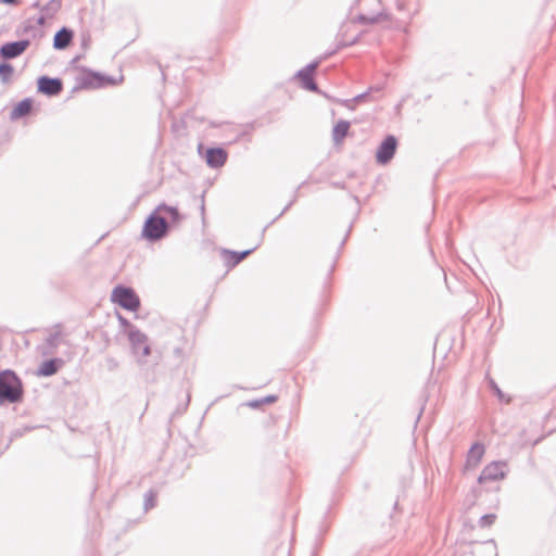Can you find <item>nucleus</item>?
<instances>
[{
    "label": "nucleus",
    "instance_id": "nucleus-1",
    "mask_svg": "<svg viewBox=\"0 0 556 556\" xmlns=\"http://www.w3.org/2000/svg\"><path fill=\"white\" fill-rule=\"evenodd\" d=\"M118 321L123 328V332L128 338L131 353L137 363L141 365L146 364L148 362V357L152 353L148 336L122 315H118Z\"/></svg>",
    "mask_w": 556,
    "mask_h": 556
},
{
    "label": "nucleus",
    "instance_id": "nucleus-2",
    "mask_svg": "<svg viewBox=\"0 0 556 556\" xmlns=\"http://www.w3.org/2000/svg\"><path fill=\"white\" fill-rule=\"evenodd\" d=\"M199 325L200 317L198 313L192 312L185 317V324L180 326L182 336L178 340V344H176V358L180 357L185 359L191 354Z\"/></svg>",
    "mask_w": 556,
    "mask_h": 556
},
{
    "label": "nucleus",
    "instance_id": "nucleus-3",
    "mask_svg": "<svg viewBox=\"0 0 556 556\" xmlns=\"http://www.w3.org/2000/svg\"><path fill=\"white\" fill-rule=\"evenodd\" d=\"M111 301L130 312H136L140 307V299L137 293L134 289L124 286H116L112 290Z\"/></svg>",
    "mask_w": 556,
    "mask_h": 556
},
{
    "label": "nucleus",
    "instance_id": "nucleus-4",
    "mask_svg": "<svg viewBox=\"0 0 556 556\" xmlns=\"http://www.w3.org/2000/svg\"><path fill=\"white\" fill-rule=\"evenodd\" d=\"M198 153L210 168L218 169L225 165L228 160V152L219 146L206 147L203 143L198 144Z\"/></svg>",
    "mask_w": 556,
    "mask_h": 556
},
{
    "label": "nucleus",
    "instance_id": "nucleus-5",
    "mask_svg": "<svg viewBox=\"0 0 556 556\" xmlns=\"http://www.w3.org/2000/svg\"><path fill=\"white\" fill-rule=\"evenodd\" d=\"M20 399L17 389V379L15 375L9 370L0 372V402L9 401L14 403Z\"/></svg>",
    "mask_w": 556,
    "mask_h": 556
},
{
    "label": "nucleus",
    "instance_id": "nucleus-6",
    "mask_svg": "<svg viewBox=\"0 0 556 556\" xmlns=\"http://www.w3.org/2000/svg\"><path fill=\"white\" fill-rule=\"evenodd\" d=\"M399 141L394 135H387L381 142L378 144L375 159L378 165L389 164L397 150Z\"/></svg>",
    "mask_w": 556,
    "mask_h": 556
},
{
    "label": "nucleus",
    "instance_id": "nucleus-7",
    "mask_svg": "<svg viewBox=\"0 0 556 556\" xmlns=\"http://www.w3.org/2000/svg\"><path fill=\"white\" fill-rule=\"evenodd\" d=\"M167 228L165 218L153 214L144 223L142 237L150 241L159 240L166 233Z\"/></svg>",
    "mask_w": 556,
    "mask_h": 556
},
{
    "label": "nucleus",
    "instance_id": "nucleus-8",
    "mask_svg": "<svg viewBox=\"0 0 556 556\" xmlns=\"http://www.w3.org/2000/svg\"><path fill=\"white\" fill-rule=\"evenodd\" d=\"M508 473V464L506 460H493L488 464L478 477V483L483 484L486 481H498L506 478Z\"/></svg>",
    "mask_w": 556,
    "mask_h": 556
},
{
    "label": "nucleus",
    "instance_id": "nucleus-9",
    "mask_svg": "<svg viewBox=\"0 0 556 556\" xmlns=\"http://www.w3.org/2000/svg\"><path fill=\"white\" fill-rule=\"evenodd\" d=\"M319 64H320V61L315 60V61L306 64L304 67H302L301 70H299L295 73L294 77L299 80V83L303 89L312 91V92H316V93H321L317 83L313 78V74Z\"/></svg>",
    "mask_w": 556,
    "mask_h": 556
},
{
    "label": "nucleus",
    "instance_id": "nucleus-10",
    "mask_svg": "<svg viewBox=\"0 0 556 556\" xmlns=\"http://www.w3.org/2000/svg\"><path fill=\"white\" fill-rule=\"evenodd\" d=\"M29 46L28 40L8 42L0 48V55L4 59H13L21 55Z\"/></svg>",
    "mask_w": 556,
    "mask_h": 556
},
{
    "label": "nucleus",
    "instance_id": "nucleus-11",
    "mask_svg": "<svg viewBox=\"0 0 556 556\" xmlns=\"http://www.w3.org/2000/svg\"><path fill=\"white\" fill-rule=\"evenodd\" d=\"M38 90L48 96L59 94L62 90V81L58 78L43 76L38 80Z\"/></svg>",
    "mask_w": 556,
    "mask_h": 556
},
{
    "label": "nucleus",
    "instance_id": "nucleus-12",
    "mask_svg": "<svg viewBox=\"0 0 556 556\" xmlns=\"http://www.w3.org/2000/svg\"><path fill=\"white\" fill-rule=\"evenodd\" d=\"M485 453V447H484V444L481 443V442H475L468 453H467V457H466V467L467 468H475L478 466V464L481 462L483 455Z\"/></svg>",
    "mask_w": 556,
    "mask_h": 556
},
{
    "label": "nucleus",
    "instance_id": "nucleus-13",
    "mask_svg": "<svg viewBox=\"0 0 556 556\" xmlns=\"http://www.w3.org/2000/svg\"><path fill=\"white\" fill-rule=\"evenodd\" d=\"M473 556H498L497 545L493 539L483 541L481 543H473Z\"/></svg>",
    "mask_w": 556,
    "mask_h": 556
},
{
    "label": "nucleus",
    "instance_id": "nucleus-14",
    "mask_svg": "<svg viewBox=\"0 0 556 556\" xmlns=\"http://www.w3.org/2000/svg\"><path fill=\"white\" fill-rule=\"evenodd\" d=\"M351 122L339 119L332 127V140L334 144H340L349 134Z\"/></svg>",
    "mask_w": 556,
    "mask_h": 556
},
{
    "label": "nucleus",
    "instance_id": "nucleus-15",
    "mask_svg": "<svg viewBox=\"0 0 556 556\" xmlns=\"http://www.w3.org/2000/svg\"><path fill=\"white\" fill-rule=\"evenodd\" d=\"M218 252H219L222 260L224 261V266L227 268V271L233 269L236 266H238L240 264L238 261L236 250H230L227 248H219Z\"/></svg>",
    "mask_w": 556,
    "mask_h": 556
},
{
    "label": "nucleus",
    "instance_id": "nucleus-16",
    "mask_svg": "<svg viewBox=\"0 0 556 556\" xmlns=\"http://www.w3.org/2000/svg\"><path fill=\"white\" fill-rule=\"evenodd\" d=\"M63 365V361L60 358H54L50 361L43 362L38 368V376L49 377L58 372V370Z\"/></svg>",
    "mask_w": 556,
    "mask_h": 556
},
{
    "label": "nucleus",
    "instance_id": "nucleus-17",
    "mask_svg": "<svg viewBox=\"0 0 556 556\" xmlns=\"http://www.w3.org/2000/svg\"><path fill=\"white\" fill-rule=\"evenodd\" d=\"M73 38V33L67 29V28H62L61 30H59L55 36H54V40H53V46L55 49H64L66 48L71 40Z\"/></svg>",
    "mask_w": 556,
    "mask_h": 556
},
{
    "label": "nucleus",
    "instance_id": "nucleus-18",
    "mask_svg": "<svg viewBox=\"0 0 556 556\" xmlns=\"http://www.w3.org/2000/svg\"><path fill=\"white\" fill-rule=\"evenodd\" d=\"M387 17H388V14L384 13L383 11L378 12L377 14H374V15H367L364 13H359L353 18V23H359V24H365V25L376 24L382 20H386Z\"/></svg>",
    "mask_w": 556,
    "mask_h": 556
},
{
    "label": "nucleus",
    "instance_id": "nucleus-19",
    "mask_svg": "<svg viewBox=\"0 0 556 556\" xmlns=\"http://www.w3.org/2000/svg\"><path fill=\"white\" fill-rule=\"evenodd\" d=\"M490 390L494 393L497 400L504 404H510L513 401L510 395L505 394L493 378L486 376Z\"/></svg>",
    "mask_w": 556,
    "mask_h": 556
},
{
    "label": "nucleus",
    "instance_id": "nucleus-20",
    "mask_svg": "<svg viewBox=\"0 0 556 556\" xmlns=\"http://www.w3.org/2000/svg\"><path fill=\"white\" fill-rule=\"evenodd\" d=\"M243 126V130L238 132L233 139H231L228 143L229 144H232V143H237L239 142L241 139L243 138H247L248 141H251V134L252 131L255 129V126H256V122H249Z\"/></svg>",
    "mask_w": 556,
    "mask_h": 556
},
{
    "label": "nucleus",
    "instance_id": "nucleus-21",
    "mask_svg": "<svg viewBox=\"0 0 556 556\" xmlns=\"http://www.w3.org/2000/svg\"><path fill=\"white\" fill-rule=\"evenodd\" d=\"M269 227V225H266L262 231H261V235H260V239L257 241V243L251 248V249H247V250H243V251H237V256H238V261L239 263H241L243 260H245L249 255H251L257 248L261 247V244L263 243L264 241V237H265V231L267 230V228Z\"/></svg>",
    "mask_w": 556,
    "mask_h": 556
},
{
    "label": "nucleus",
    "instance_id": "nucleus-22",
    "mask_svg": "<svg viewBox=\"0 0 556 556\" xmlns=\"http://www.w3.org/2000/svg\"><path fill=\"white\" fill-rule=\"evenodd\" d=\"M31 109V102L28 99L21 101L12 111V118H20L29 113Z\"/></svg>",
    "mask_w": 556,
    "mask_h": 556
},
{
    "label": "nucleus",
    "instance_id": "nucleus-23",
    "mask_svg": "<svg viewBox=\"0 0 556 556\" xmlns=\"http://www.w3.org/2000/svg\"><path fill=\"white\" fill-rule=\"evenodd\" d=\"M61 5V0H50L41 8V13H43L49 18H52L60 11Z\"/></svg>",
    "mask_w": 556,
    "mask_h": 556
},
{
    "label": "nucleus",
    "instance_id": "nucleus-24",
    "mask_svg": "<svg viewBox=\"0 0 556 556\" xmlns=\"http://www.w3.org/2000/svg\"><path fill=\"white\" fill-rule=\"evenodd\" d=\"M278 396L270 394L261 399L251 400L247 403V406L257 409L266 404H273L277 401Z\"/></svg>",
    "mask_w": 556,
    "mask_h": 556
},
{
    "label": "nucleus",
    "instance_id": "nucleus-25",
    "mask_svg": "<svg viewBox=\"0 0 556 556\" xmlns=\"http://www.w3.org/2000/svg\"><path fill=\"white\" fill-rule=\"evenodd\" d=\"M306 184V181H303L294 191L293 193V197L291 200H289V202L287 203V205L282 208V211L274 218L271 219L267 225H269V227L276 222L278 220L283 214H286L290 207L296 202L298 198H299V190L300 188H302L304 185Z\"/></svg>",
    "mask_w": 556,
    "mask_h": 556
},
{
    "label": "nucleus",
    "instance_id": "nucleus-26",
    "mask_svg": "<svg viewBox=\"0 0 556 556\" xmlns=\"http://www.w3.org/2000/svg\"><path fill=\"white\" fill-rule=\"evenodd\" d=\"M204 194H205V191H203L200 195H193V201L197 203V205H198V207L200 210L203 224L205 223V201H204Z\"/></svg>",
    "mask_w": 556,
    "mask_h": 556
},
{
    "label": "nucleus",
    "instance_id": "nucleus-27",
    "mask_svg": "<svg viewBox=\"0 0 556 556\" xmlns=\"http://www.w3.org/2000/svg\"><path fill=\"white\" fill-rule=\"evenodd\" d=\"M13 74V66L9 63L0 64V77L3 81H7Z\"/></svg>",
    "mask_w": 556,
    "mask_h": 556
},
{
    "label": "nucleus",
    "instance_id": "nucleus-28",
    "mask_svg": "<svg viewBox=\"0 0 556 556\" xmlns=\"http://www.w3.org/2000/svg\"><path fill=\"white\" fill-rule=\"evenodd\" d=\"M495 519H496V515L495 514H485V515L480 517L479 526L481 528L490 527V526H492L494 523Z\"/></svg>",
    "mask_w": 556,
    "mask_h": 556
},
{
    "label": "nucleus",
    "instance_id": "nucleus-29",
    "mask_svg": "<svg viewBox=\"0 0 556 556\" xmlns=\"http://www.w3.org/2000/svg\"><path fill=\"white\" fill-rule=\"evenodd\" d=\"M155 494L152 491H149L144 496V509L149 510L155 506Z\"/></svg>",
    "mask_w": 556,
    "mask_h": 556
},
{
    "label": "nucleus",
    "instance_id": "nucleus-30",
    "mask_svg": "<svg viewBox=\"0 0 556 556\" xmlns=\"http://www.w3.org/2000/svg\"><path fill=\"white\" fill-rule=\"evenodd\" d=\"M382 88L377 86V87H369L368 90H366L365 92H362L357 96H355L353 98V101L354 102H361L363 101L364 99H366V97L371 92V91H380Z\"/></svg>",
    "mask_w": 556,
    "mask_h": 556
},
{
    "label": "nucleus",
    "instance_id": "nucleus-31",
    "mask_svg": "<svg viewBox=\"0 0 556 556\" xmlns=\"http://www.w3.org/2000/svg\"><path fill=\"white\" fill-rule=\"evenodd\" d=\"M190 402V392L189 390L186 391V402L182 406H176V415L185 412L188 407V404Z\"/></svg>",
    "mask_w": 556,
    "mask_h": 556
},
{
    "label": "nucleus",
    "instance_id": "nucleus-32",
    "mask_svg": "<svg viewBox=\"0 0 556 556\" xmlns=\"http://www.w3.org/2000/svg\"><path fill=\"white\" fill-rule=\"evenodd\" d=\"M352 227H353V224L351 223V224H350V226H349V228H348V230H346V232H345L344 238H343V239H342V241L340 242L339 251H338V253H337V258L339 257V255H340V251H341V249L344 247V244H345V242H346V240H348V238H349V236H350V233H351V231H352Z\"/></svg>",
    "mask_w": 556,
    "mask_h": 556
},
{
    "label": "nucleus",
    "instance_id": "nucleus-33",
    "mask_svg": "<svg viewBox=\"0 0 556 556\" xmlns=\"http://www.w3.org/2000/svg\"><path fill=\"white\" fill-rule=\"evenodd\" d=\"M350 47L349 39H345L343 36L338 38L337 40V50H341L343 48Z\"/></svg>",
    "mask_w": 556,
    "mask_h": 556
},
{
    "label": "nucleus",
    "instance_id": "nucleus-34",
    "mask_svg": "<svg viewBox=\"0 0 556 556\" xmlns=\"http://www.w3.org/2000/svg\"><path fill=\"white\" fill-rule=\"evenodd\" d=\"M338 102L340 104H342L343 106L348 108V109H353V105H352V103L354 102L353 98L352 99H345V100H338Z\"/></svg>",
    "mask_w": 556,
    "mask_h": 556
},
{
    "label": "nucleus",
    "instance_id": "nucleus-35",
    "mask_svg": "<svg viewBox=\"0 0 556 556\" xmlns=\"http://www.w3.org/2000/svg\"><path fill=\"white\" fill-rule=\"evenodd\" d=\"M331 187L337 188V189L345 190L346 189V184L344 181H332L331 182Z\"/></svg>",
    "mask_w": 556,
    "mask_h": 556
},
{
    "label": "nucleus",
    "instance_id": "nucleus-36",
    "mask_svg": "<svg viewBox=\"0 0 556 556\" xmlns=\"http://www.w3.org/2000/svg\"><path fill=\"white\" fill-rule=\"evenodd\" d=\"M337 51H338V50H337V48H336V49H333V50H331V51H327V52H325V53H324V55H323L320 59H318V60L321 62L323 60H326V59L330 58L331 55H333Z\"/></svg>",
    "mask_w": 556,
    "mask_h": 556
},
{
    "label": "nucleus",
    "instance_id": "nucleus-37",
    "mask_svg": "<svg viewBox=\"0 0 556 556\" xmlns=\"http://www.w3.org/2000/svg\"><path fill=\"white\" fill-rule=\"evenodd\" d=\"M362 34L363 33H359L356 36H354L352 39H349L350 47L356 45L359 41Z\"/></svg>",
    "mask_w": 556,
    "mask_h": 556
},
{
    "label": "nucleus",
    "instance_id": "nucleus-38",
    "mask_svg": "<svg viewBox=\"0 0 556 556\" xmlns=\"http://www.w3.org/2000/svg\"><path fill=\"white\" fill-rule=\"evenodd\" d=\"M49 18L48 16H46L43 13H41V15L38 17V24L39 25H43L46 23V20Z\"/></svg>",
    "mask_w": 556,
    "mask_h": 556
},
{
    "label": "nucleus",
    "instance_id": "nucleus-39",
    "mask_svg": "<svg viewBox=\"0 0 556 556\" xmlns=\"http://www.w3.org/2000/svg\"><path fill=\"white\" fill-rule=\"evenodd\" d=\"M352 199L355 201V203L357 204V210L359 211V207H361V200L357 195H354V194H351Z\"/></svg>",
    "mask_w": 556,
    "mask_h": 556
},
{
    "label": "nucleus",
    "instance_id": "nucleus-40",
    "mask_svg": "<svg viewBox=\"0 0 556 556\" xmlns=\"http://www.w3.org/2000/svg\"><path fill=\"white\" fill-rule=\"evenodd\" d=\"M176 225L179 223V220L182 218V215L179 213L178 207L176 206Z\"/></svg>",
    "mask_w": 556,
    "mask_h": 556
},
{
    "label": "nucleus",
    "instance_id": "nucleus-41",
    "mask_svg": "<svg viewBox=\"0 0 556 556\" xmlns=\"http://www.w3.org/2000/svg\"><path fill=\"white\" fill-rule=\"evenodd\" d=\"M224 123H216V122H211L210 123V126L213 127V128H218L223 125Z\"/></svg>",
    "mask_w": 556,
    "mask_h": 556
},
{
    "label": "nucleus",
    "instance_id": "nucleus-42",
    "mask_svg": "<svg viewBox=\"0 0 556 556\" xmlns=\"http://www.w3.org/2000/svg\"><path fill=\"white\" fill-rule=\"evenodd\" d=\"M1 1L7 4H15L16 3V0H1Z\"/></svg>",
    "mask_w": 556,
    "mask_h": 556
},
{
    "label": "nucleus",
    "instance_id": "nucleus-43",
    "mask_svg": "<svg viewBox=\"0 0 556 556\" xmlns=\"http://www.w3.org/2000/svg\"><path fill=\"white\" fill-rule=\"evenodd\" d=\"M348 176H349L350 178H353V177L355 176V174H354V173H350Z\"/></svg>",
    "mask_w": 556,
    "mask_h": 556
},
{
    "label": "nucleus",
    "instance_id": "nucleus-44",
    "mask_svg": "<svg viewBox=\"0 0 556 556\" xmlns=\"http://www.w3.org/2000/svg\"><path fill=\"white\" fill-rule=\"evenodd\" d=\"M34 7H35V8H39V2H36V3L34 4Z\"/></svg>",
    "mask_w": 556,
    "mask_h": 556
}]
</instances>
